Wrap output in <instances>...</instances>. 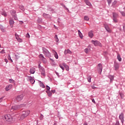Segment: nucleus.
I'll return each mask as SVG.
<instances>
[{"mask_svg": "<svg viewBox=\"0 0 125 125\" xmlns=\"http://www.w3.org/2000/svg\"><path fill=\"white\" fill-rule=\"evenodd\" d=\"M83 125H87V123H84Z\"/></svg>", "mask_w": 125, "mask_h": 125, "instance_id": "63", "label": "nucleus"}, {"mask_svg": "<svg viewBox=\"0 0 125 125\" xmlns=\"http://www.w3.org/2000/svg\"><path fill=\"white\" fill-rule=\"evenodd\" d=\"M9 82L10 83H15V81L13 80V79H9Z\"/></svg>", "mask_w": 125, "mask_h": 125, "instance_id": "31", "label": "nucleus"}, {"mask_svg": "<svg viewBox=\"0 0 125 125\" xmlns=\"http://www.w3.org/2000/svg\"><path fill=\"white\" fill-rule=\"evenodd\" d=\"M46 91H50V87H49V86L48 85H46Z\"/></svg>", "mask_w": 125, "mask_h": 125, "instance_id": "36", "label": "nucleus"}, {"mask_svg": "<svg viewBox=\"0 0 125 125\" xmlns=\"http://www.w3.org/2000/svg\"><path fill=\"white\" fill-rule=\"evenodd\" d=\"M39 58H42L44 60H45V61H44V63H46V59H45L44 57H43V55L42 54L39 55Z\"/></svg>", "mask_w": 125, "mask_h": 125, "instance_id": "18", "label": "nucleus"}, {"mask_svg": "<svg viewBox=\"0 0 125 125\" xmlns=\"http://www.w3.org/2000/svg\"><path fill=\"white\" fill-rule=\"evenodd\" d=\"M39 83H40V86H41V87H42V88H45V86L44 85V84H43L42 82L41 81H39Z\"/></svg>", "mask_w": 125, "mask_h": 125, "instance_id": "20", "label": "nucleus"}, {"mask_svg": "<svg viewBox=\"0 0 125 125\" xmlns=\"http://www.w3.org/2000/svg\"><path fill=\"white\" fill-rule=\"evenodd\" d=\"M84 1L85 2L86 5H88V6H91L92 5L91 3H90L88 0H84Z\"/></svg>", "mask_w": 125, "mask_h": 125, "instance_id": "15", "label": "nucleus"}, {"mask_svg": "<svg viewBox=\"0 0 125 125\" xmlns=\"http://www.w3.org/2000/svg\"><path fill=\"white\" fill-rule=\"evenodd\" d=\"M117 1L115 0L113 3H112V5H115V4H117Z\"/></svg>", "mask_w": 125, "mask_h": 125, "instance_id": "50", "label": "nucleus"}, {"mask_svg": "<svg viewBox=\"0 0 125 125\" xmlns=\"http://www.w3.org/2000/svg\"><path fill=\"white\" fill-rule=\"evenodd\" d=\"M62 65H63V66H64V67H65L66 66H67L66 64L65 63H62Z\"/></svg>", "mask_w": 125, "mask_h": 125, "instance_id": "58", "label": "nucleus"}, {"mask_svg": "<svg viewBox=\"0 0 125 125\" xmlns=\"http://www.w3.org/2000/svg\"><path fill=\"white\" fill-rule=\"evenodd\" d=\"M23 97H24V95H23L18 96L16 98V100H17V101H21V100L23 99Z\"/></svg>", "mask_w": 125, "mask_h": 125, "instance_id": "11", "label": "nucleus"}, {"mask_svg": "<svg viewBox=\"0 0 125 125\" xmlns=\"http://www.w3.org/2000/svg\"><path fill=\"white\" fill-rule=\"evenodd\" d=\"M42 21V19H40V18H39L38 20V22H41Z\"/></svg>", "mask_w": 125, "mask_h": 125, "instance_id": "54", "label": "nucleus"}, {"mask_svg": "<svg viewBox=\"0 0 125 125\" xmlns=\"http://www.w3.org/2000/svg\"><path fill=\"white\" fill-rule=\"evenodd\" d=\"M11 28H13V24H14V21L13 20H10L9 21Z\"/></svg>", "mask_w": 125, "mask_h": 125, "instance_id": "16", "label": "nucleus"}, {"mask_svg": "<svg viewBox=\"0 0 125 125\" xmlns=\"http://www.w3.org/2000/svg\"><path fill=\"white\" fill-rule=\"evenodd\" d=\"M88 36L90 38H92L93 37V32H92V31H90L88 33Z\"/></svg>", "mask_w": 125, "mask_h": 125, "instance_id": "25", "label": "nucleus"}, {"mask_svg": "<svg viewBox=\"0 0 125 125\" xmlns=\"http://www.w3.org/2000/svg\"><path fill=\"white\" fill-rule=\"evenodd\" d=\"M54 55L56 59H58V54H57V52L55 51H54Z\"/></svg>", "mask_w": 125, "mask_h": 125, "instance_id": "27", "label": "nucleus"}, {"mask_svg": "<svg viewBox=\"0 0 125 125\" xmlns=\"http://www.w3.org/2000/svg\"><path fill=\"white\" fill-rule=\"evenodd\" d=\"M42 52L43 54L47 57H50V52L46 48L42 47Z\"/></svg>", "mask_w": 125, "mask_h": 125, "instance_id": "4", "label": "nucleus"}, {"mask_svg": "<svg viewBox=\"0 0 125 125\" xmlns=\"http://www.w3.org/2000/svg\"><path fill=\"white\" fill-rule=\"evenodd\" d=\"M15 57L16 60H18V59H19V58H20V57H19L18 55H15Z\"/></svg>", "mask_w": 125, "mask_h": 125, "instance_id": "43", "label": "nucleus"}, {"mask_svg": "<svg viewBox=\"0 0 125 125\" xmlns=\"http://www.w3.org/2000/svg\"><path fill=\"white\" fill-rule=\"evenodd\" d=\"M92 102L93 103H95V100H94V99H93L92 100Z\"/></svg>", "mask_w": 125, "mask_h": 125, "instance_id": "59", "label": "nucleus"}, {"mask_svg": "<svg viewBox=\"0 0 125 125\" xmlns=\"http://www.w3.org/2000/svg\"><path fill=\"white\" fill-rule=\"evenodd\" d=\"M4 61L5 62H6V63H7L8 62V60H7V59H5Z\"/></svg>", "mask_w": 125, "mask_h": 125, "instance_id": "56", "label": "nucleus"}, {"mask_svg": "<svg viewBox=\"0 0 125 125\" xmlns=\"http://www.w3.org/2000/svg\"><path fill=\"white\" fill-rule=\"evenodd\" d=\"M78 34L80 38H81V39H83V34L82 33V32H81V31H80V30H78Z\"/></svg>", "mask_w": 125, "mask_h": 125, "instance_id": "23", "label": "nucleus"}, {"mask_svg": "<svg viewBox=\"0 0 125 125\" xmlns=\"http://www.w3.org/2000/svg\"><path fill=\"white\" fill-rule=\"evenodd\" d=\"M123 29H124V31H125V24L123 26Z\"/></svg>", "mask_w": 125, "mask_h": 125, "instance_id": "60", "label": "nucleus"}, {"mask_svg": "<svg viewBox=\"0 0 125 125\" xmlns=\"http://www.w3.org/2000/svg\"><path fill=\"white\" fill-rule=\"evenodd\" d=\"M43 119V115L42 114H41V115L40 116V120L42 121V120Z\"/></svg>", "mask_w": 125, "mask_h": 125, "instance_id": "41", "label": "nucleus"}, {"mask_svg": "<svg viewBox=\"0 0 125 125\" xmlns=\"http://www.w3.org/2000/svg\"><path fill=\"white\" fill-rule=\"evenodd\" d=\"M84 20L85 21H89V17H88L87 16H85L84 17Z\"/></svg>", "mask_w": 125, "mask_h": 125, "instance_id": "29", "label": "nucleus"}, {"mask_svg": "<svg viewBox=\"0 0 125 125\" xmlns=\"http://www.w3.org/2000/svg\"><path fill=\"white\" fill-rule=\"evenodd\" d=\"M3 98H4V97H2L0 98V102H2V100H3Z\"/></svg>", "mask_w": 125, "mask_h": 125, "instance_id": "49", "label": "nucleus"}, {"mask_svg": "<svg viewBox=\"0 0 125 125\" xmlns=\"http://www.w3.org/2000/svg\"><path fill=\"white\" fill-rule=\"evenodd\" d=\"M26 37V38H30V34L29 33H27Z\"/></svg>", "mask_w": 125, "mask_h": 125, "instance_id": "53", "label": "nucleus"}, {"mask_svg": "<svg viewBox=\"0 0 125 125\" xmlns=\"http://www.w3.org/2000/svg\"><path fill=\"white\" fill-rule=\"evenodd\" d=\"M56 74L57 76H59V73H58V72H56Z\"/></svg>", "mask_w": 125, "mask_h": 125, "instance_id": "61", "label": "nucleus"}, {"mask_svg": "<svg viewBox=\"0 0 125 125\" xmlns=\"http://www.w3.org/2000/svg\"><path fill=\"white\" fill-rule=\"evenodd\" d=\"M10 13H11V15H12V16H13V15H15L16 14V11H15L14 10H12L10 11Z\"/></svg>", "mask_w": 125, "mask_h": 125, "instance_id": "21", "label": "nucleus"}, {"mask_svg": "<svg viewBox=\"0 0 125 125\" xmlns=\"http://www.w3.org/2000/svg\"><path fill=\"white\" fill-rule=\"evenodd\" d=\"M91 42L94 44L95 46H102L101 43L97 40H92Z\"/></svg>", "mask_w": 125, "mask_h": 125, "instance_id": "6", "label": "nucleus"}, {"mask_svg": "<svg viewBox=\"0 0 125 125\" xmlns=\"http://www.w3.org/2000/svg\"><path fill=\"white\" fill-rule=\"evenodd\" d=\"M104 26L105 30L107 31V32H108V33H111V32H112L111 29H110V27H109V26H108L107 24H104Z\"/></svg>", "mask_w": 125, "mask_h": 125, "instance_id": "10", "label": "nucleus"}, {"mask_svg": "<svg viewBox=\"0 0 125 125\" xmlns=\"http://www.w3.org/2000/svg\"><path fill=\"white\" fill-rule=\"evenodd\" d=\"M64 54L65 55H67V54H72V51L70 50V49L65 50Z\"/></svg>", "mask_w": 125, "mask_h": 125, "instance_id": "12", "label": "nucleus"}, {"mask_svg": "<svg viewBox=\"0 0 125 125\" xmlns=\"http://www.w3.org/2000/svg\"><path fill=\"white\" fill-rule=\"evenodd\" d=\"M87 80H88V83H91V77L90 76L88 77Z\"/></svg>", "mask_w": 125, "mask_h": 125, "instance_id": "37", "label": "nucleus"}, {"mask_svg": "<svg viewBox=\"0 0 125 125\" xmlns=\"http://www.w3.org/2000/svg\"><path fill=\"white\" fill-rule=\"evenodd\" d=\"M61 5H62V7H64V8L66 9V10H68L69 11V9H68V8L66 7V6H65V5H64V4L61 3Z\"/></svg>", "mask_w": 125, "mask_h": 125, "instance_id": "32", "label": "nucleus"}, {"mask_svg": "<svg viewBox=\"0 0 125 125\" xmlns=\"http://www.w3.org/2000/svg\"><path fill=\"white\" fill-rule=\"evenodd\" d=\"M13 17L15 20H17V15H14Z\"/></svg>", "mask_w": 125, "mask_h": 125, "instance_id": "39", "label": "nucleus"}, {"mask_svg": "<svg viewBox=\"0 0 125 125\" xmlns=\"http://www.w3.org/2000/svg\"><path fill=\"white\" fill-rule=\"evenodd\" d=\"M119 15H118V14L116 13H113V18H118Z\"/></svg>", "mask_w": 125, "mask_h": 125, "instance_id": "26", "label": "nucleus"}, {"mask_svg": "<svg viewBox=\"0 0 125 125\" xmlns=\"http://www.w3.org/2000/svg\"><path fill=\"white\" fill-rule=\"evenodd\" d=\"M1 14L5 16V17H6V16H7V14H6V12H3L2 13H1Z\"/></svg>", "mask_w": 125, "mask_h": 125, "instance_id": "35", "label": "nucleus"}, {"mask_svg": "<svg viewBox=\"0 0 125 125\" xmlns=\"http://www.w3.org/2000/svg\"><path fill=\"white\" fill-rule=\"evenodd\" d=\"M3 120L5 121V122H12V117L9 114L6 115L3 117Z\"/></svg>", "mask_w": 125, "mask_h": 125, "instance_id": "1", "label": "nucleus"}, {"mask_svg": "<svg viewBox=\"0 0 125 125\" xmlns=\"http://www.w3.org/2000/svg\"><path fill=\"white\" fill-rule=\"evenodd\" d=\"M42 15H43V17H46V16H47V15H48V14L43 13Z\"/></svg>", "mask_w": 125, "mask_h": 125, "instance_id": "52", "label": "nucleus"}, {"mask_svg": "<svg viewBox=\"0 0 125 125\" xmlns=\"http://www.w3.org/2000/svg\"><path fill=\"white\" fill-rule=\"evenodd\" d=\"M46 93H47L48 96L50 97L51 95H52V93H51V92L50 91H46Z\"/></svg>", "mask_w": 125, "mask_h": 125, "instance_id": "28", "label": "nucleus"}, {"mask_svg": "<svg viewBox=\"0 0 125 125\" xmlns=\"http://www.w3.org/2000/svg\"><path fill=\"white\" fill-rule=\"evenodd\" d=\"M119 118L120 119L122 125H124V122H125V116L124 113L122 112L119 115Z\"/></svg>", "mask_w": 125, "mask_h": 125, "instance_id": "8", "label": "nucleus"}, {"mask_svg": "<svg viewBox=\"0 0 125 125\" xmlns=\"http://www.w3.org/2000/svg\"><path fill=\"white\" fill-rule=\"evenodd\" d=\"M114 125H120V122H119V120H116V123Z\"/></svg>", "mask_w": 125, "mask_h": 125, "instance_id": "42", "label": "nucleus"}, {"mask_svg": "<svg viewBox=\"0 0 125 125\" xmlns=\"http://www.w3.org/2000/svg\"><path fill=\"white\" fill-rule=\"evenodd\" d=\"M1 47V46L0 45V48Z\"/></svg>", "mask_w": 125, "mask_h": 125, "instance_id": "64", "label": "nucleus"}, {"mask_svg": "<svg viewBox=\"0 0 125 125\" xmlns=\"http://www.w3.org/2000/svg\"><path fill=\"white\" fill-rule=\"evenodd\" d=\"M30 114V110H26L25 111L22 112L21 116V120H24V118L27 117Z\"/></svg>", "mask_w": 125, "mask_h": 125, "instance_id": "2", "label": "nucleus"}, {"mask_svg": "<svg viewBox=\"0 0 125 125\" xmlns=\"http://www.w3.org/2000/svg\"><path fill=\"white\" fill-rule=\"evenodd\" d=\"M15 37H16V40H17V41H19V42H22V39L19 38L18 35L16 34Z\"/></svg>", "mask_w": 125, "mask_h": 125, "instance_id": "19", "label": "nucleus"}, {"mask_svg": "<svg viewBox=\"0 0 125 125\" xmlns=\"http://www.w3.org/2000/svg\"><path fill=\"white\" fill-rule=\"evenodd\" d=\"M0 53L2 54H4V53H5V52L4 51V49H2L1 51H0Z\"/></svg>", "mask_w": 125, "mask_h": 125, "instance_id": "44", "label": "nucleus"}, {"mask_svg": "<svg viewBox=\"0 0 125 125\" xmlns=\"http://www.w3.org/2000/svg\"><path fill=\"white\" fill-rule=\"evenodd\" d=\"M38 68L40 72L41 73V75L44 77L45 76V69H44V68L42 66L41 64H39Z\"/></svg>", "mask_w": 125, "mask_h": 125, "instance_id": "3", "label": "nucleus"}, {"mask_svg": "<svg viewBox=\"0 0 125 125\" xmlns=\"http://www.w3.org/2000/svg\"><path fill=\"white\" fill-rule=\"evenodd\" d=\"M0 29H1L2 32H4V31H5L4 28H3V26H2V25H0Z\"/></svg>", "mask_w": 125, "mask_h": 125, "instance_id": "33", "label": "nucleus"}, {"mask_svg": "<svg viewBox=\"0 0 125 125\" xmlns=\"http://www.w3.org/2000/svg\"><path fill=\"white\" fill-rule=\"evenodd\" d=\"M12 88V84H10L8 86H6L5 87V90L6 91H8V90H10Z\"/></svg>", "mask_w": 125, "mask_h": 125, "instance_id": "13", "label": "nucleus"}, {"mask_svg": "<svg viewBox=\"0 0 125 125\" xmlns=\"http://www.w3.org/2000/svg\"><path fill=\"white\" fill-rule=\"evenodd\" d=\"M98 72L99 73L100 75H101V73H102V70L103 69V66L102 65V64L101 63H99L98 64Z\"/></svg>", "mask_w": 125, "mask_h": 125, "instance_id": "7", "label": "nucleus"}, {"mask_svg": "<svg viewBox=\"0 0 125 125\" xmlns=\"http://www.w3.org/2000/svg\"><path fill=\"white\" fill-rule=\"evenodd\" d=\"M108 77L110 80V83L113 82L114 81V77L112 75H108Z\"/></svg>", "mask_w": 125, "mask_h": 125, "instance_id": "22", "label": "nucleus"}, {"mask_svg": "<svg viewBox=\"0 0 125 125\" xmlns=\"http://www.w3.org/2000/svg\"><path fill=\"white\" fill-rule=\"evenodd\" d=\"M7 58H8V60H10V61H11V62H13V61H12V59H11V58L10 57V55H9V54L8 55Z\"/></svg>", "mask_w": 125, "mask_h": 125, "instance_id": "34", "label": "nucleus"}, {"mask_svg": "<svg viewBox=\"0 0 125 125\" xmlns=\"http://www.w3.org/2000/svg\"><path fill=\"white\" fill-rule=\"evenodd\" d=\"M113 21L115 23H117L118 22V19L116 18H113Z\"/></svg>", "mask_w": 125, "mask_h": 125, "instance_id": "40", "label": "nucleus"}, {"mask_svg": "<svg viewBox=\"0 0 125 125\" xmlns=\"http://www.w3.org/2000/svg\"><path fill=\"white\" fill-rule=\"evenodd\" d=\"M84 52H85L86 53H88V49L85 48V49L84 50Z\"/></svg>", "mask_w": 125, "mask_h": 125, "instance_id": "45", "label": "nucleus"}, {"mask_svg": "<svg viewBox=\"0 0 125 125\" xmlns=\"http://www.w3.org/2000/svg\"><path fill=\"white\" fill-rule=\"evenodd\" d=\"M117 59L119 60V61H120V62H121V61H122V58L121 57V55H120V54L118 55Z\"/></svg>", "mask_w": 125, "mask_h": 125, "instance_id": "30", "label": "nucleus"}, {"mask_svg": "<svg viewBox=\"0 0 125 125\" xmlns=\"http://www.w3.org/2000/svg\"><path fill=\"white\" fill-rule=\"evenodd\" d=\"M23 106V104L20 105H14L13 106L11 109V112H13V111H16V110H19L21 107Z\"/></svg>", "mask_w": 125, "mask_h": 125, "instance_id": "5", "label": "nucleus"}, {"mask_svg": "<svg viewBox=\"0 0 125 125\" xmlns=\"http://www.w3.org/2000/svg\"><path fill=\"white\" fill-rule=\"evenodd\" d=\"M42 61H43V63H44V61H45V60H44L43 59H43H42Z\"/></svg>", "mask_w": 125, "mask_h": 125, "instance_id": "62", "label": "nucleus"}, {"mask_svg": "<svg viewBox=\"0 0 125 125\" xmlns=\"http://www.w3.org/2000/svg\"><path fill=\"white\" fill-rule=\"evenodd\" d=\"M114 67L115 70H118L119 68L120 67V65L119 64V63H118L117 62H115Z\"/></svg>", "mask_w": 125, "mask_h": 125, "instance_id": "14", "label": "nucleus"}, {"mask_svg": "<svg viewBox=\"0 0 125 125\" xmlns=\"http://www.w3.org/2000/svg\"><path fill=\"white\" fill-rule=\"evenodd\" d=\"M20 9H21V10H22V11H24V10H25V9L24 8V6H20Z\"/></svg>", "mask_w": 125, "mask_h": 125, "instance_id": "38", "label": "nucleus"}, {"mask_svg": "<svg viewBox=\"0 0 125 125\" xmlns=\"http://www.w3.org/2000/svg\"><path fill=\"white\" fill-rule=\"evenodd\" d=\"M54 39L56 42H59V39H58V36L57 35H56L54 37Z\"/></svg>", "mask_w": 125, "mask_h": 125, "instance_id": "24", "label": "nucleus"}, {"mask_svg": "<svg viewBox=\"0 0 125 125\" xmlns=\"http://www.w3.org/2000/svg\"><path fill=\"white\" fill-rule=\"evenodd\" d=\"M121 14H122V16H125V13L124 12H121Z\"/></svg>", "mask_w": 125, "mask_h": 125, "instance_id": "51", "label": "nucleus"}, {"mask_svg": "<svg viewBox=\"0 0 125 125\" xmlns=\"http://www.w3.org/2000/svg\"><path fill=\"white\" fill-rule=\"evenodd\" d=\"M107 0L108 4H111V3L112 2V0Z\"/></svg>", "mask_w": 125, "mask_h": 125, "instance_id": "47", "label": "nucleus"}, {"mask_svg": "<svg viewBox=\"0 0 125 125\" xmlns=\"http://www.w3.org/2000/svg\"><path fill=\"white\" fill-rule=\"evenodd\" d=\"M91 87L93 89H95V88H96V87L94 86V85H92Z\"/></svg>", "mask_w": 125, "mask_h": 125, "instance_id": "55", "label": "nucleus"}, {"mask_svg": "<svg viewBox=\"0 0 125 125\" xmlns=\"http://www.w3.org/2000/svg\"><path fill=\"white\" fill-rule=\"evenodd\" d=\"M66 71H69V66L68 65H66V66L65 67Z\"/></svg>", "mask_w": 125, "mask_h": 125, "instance_id": "48", "label": "nucleus"}, {"mask_svg": "<svg viewBox=\"0 0 125 125\" xmlns=\"http://www.w3.org/2000/svg\"><path fill=\"white\" fill-rule=\"evenodd\" d=\"M30 74H35V72H36V68H32L30 69L29 71Z\"/></svg>", "mask_w": 125, "mask_h": 125, "instance_id": "17", "label": "nucleus"}, {"mask_svg": "<svg viewBox=\"0 0 125 125\" xmlns=\"http://www.w3.org/2000/svg\"><path fill=\"white\" fill-rule=\"evenodd\" d=\"M27 81H29L32 84H34V83H35L36 81L35 80V79H34L33 77H32L31 76H28L27 77Z\"/></svg>", "mask_w": 125, "mask_h": 125, "instance_id": "9", "label": "nucleus"}, {"mask_svg": "<svg viewBox=\"0 0 125 125\" xmlns=\"http://www.w3.org/2000/svg\"><path fill=\"white\" fill-rule=\"evenodd\" d=\"M60 68H61V69H62L63 71H64V67H63V66H62V64H60Z\"/></svg>", "mask_w": 125, "mask_h": 125, "instance_id": "46", "label": "nucleus"}, {"mask_svg": "<svg viewBox=\"0 0 125 125\" xmlns=\"http://www.w3.org/2000/svg\"><path fill=\"white\" fill-rule=\"evenodd\" d=\"M51 92H52L53 93H55V90H51Z\"/></svg>", "mask_w": 125, "mask_h": 125, "instance_id": "57", "label": "nucleus"}]
</instances>
